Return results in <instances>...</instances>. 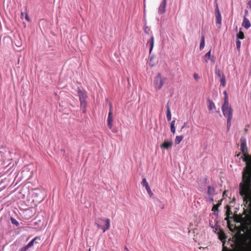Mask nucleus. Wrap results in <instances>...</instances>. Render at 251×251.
I'll return each instance as SVG.
<instances>
[{
	"label": "nucleus",
	"mask_w": 251,
	"mask_h": 251,
	"mask_svg": "<svg viewBox=\"0 0 251 251\" xmlns=\"http://www.w3.org/2000/svg\"><path fill=\"white\" fill-rule=\"evenodd\" d=\"M240 150L244 156L243 160L246 162L242 176V182L239 184L240 194L244 200L250 198L251 192V160H249L248 148L245 139L240 140Z\"/></svg>",
	"instance_id": "1"
},
{
	"label": "nucleus",
	"mask_w": 251,
	"mask_h": 251,
	"mask_svg": "<svg viewBox=\"0 0 251 251\" xmlns=\"http://www.w3.org/2000/svg\"><path fill=\"white\" fill-rule=\"evenodd\" d=\"M95 225L97 227L101 229L103 232H105L110 228V221L108 218L105 219L99 218L97 220Z\"/></svg>",
	"instance_id": "2"
},
{
	"label": "nucleus",
	"mask_w": 251,
	"mask_h": 251,
	"mask_svg": "<svg viewBox=\"0 0 251 251\" xmlns=\"http://www.w3.org/2000/svg\"><path fill=\"white\" fill-rule=\"evenodd\" d=\"M222 110L225 117L227 118V126L229 129L231 126V121L232 118L233 110L230 105L222 107Z\"/></svg>",
	"instance_id": "3"
},
{
	"label": "nucleus",
	"mask_w": 251,
	"mask_h": 251,
	"mask_svg": "<svg viewBox=\"0 0 251 251\" xmlns=\"http://www.w3.org/2000/svg\"><path fill=\"white\" fill-rule=\"evenodd\" d=\"M78 94L79 97V100L80 102V105L83 108V112H85L86 107L87 106V102L86 100V99L87 98V96L85 93H83L80 89L78 91Z\"/></svg>",
	"instance_id": "4"
},
{
	"label": "nucleus",
	"mask_w": 251,
	"mask_h": 251,
	"mask_svg": "<svg viewBox=\"0 0 251 251\" xmlns=\"http://www.w3.org/2000/svg\"><path fill=\"white\" fill-rule=\"evenodd\" d=\"M166 80V78H162L161 77V74H158L157 75V76H156L155 79V88L157 90L160 89L162 87V86Z\"/></svg>",
	"instance_id": "5"
},
{
	"label": "nucleus",
	"mask_w": 251,
	"mask_h": 251,
	"mask_svg": "<svg viewBox=\"0 0 251 251\" xmlns=\"http://www.w3.org/2000/svg\"><path fill=\"white\" fill-rule=\"evenodd\" d=\"M226 217L225 218V220L227 221L228 226L229 229L231 231H232V229L231 228H232V226H233V225H230V223H229V221H228V219H229V216L232 214V211L231 210V207H230V206L229 205H227L226 206Z\"/></svg>",
	"instance_id": "6"
},
{
	"label": "nucleus",
	"mask_w": 251,
	"mask_h": 251,
	"mask_svg": "<svg viewBox=\"0 0 251 251\" xmlns=\"http://www.w3.org/2000/svg\"><path fill=\"white\" fill-rule=\"evenodd\" d=\"M113 111H112V105L110 103L109 110L108 113V116L107 118V125L110 129H111L113 126Z\"/></svg>",
	"instance_id": "7"
},
{
	"label": "nucleus",
	"mask_w": 251,
	"mask_h": 251,
	"mask_svg": "<svg viewBox=\"0 0 251 251\" xmlns=\"http://www.w3.org/2000/svg\"><path fill=\"white\" fill-rule=\"evenodd\" d=\"M215 18L216 24L221 25L222 23V17L217 4H216V8L215 10Z\"/></svg>",
	"instance_id": "8"
},
{
	"label": "nucleus",
	"mask_w": 251,
	"mask_h": 251,
	"mask_svg": "<svg viewBox=\"0 0 251 251\" xmlns=\"http://www.w3.org/2000/svg\"><path fill=\"white\" fill-rule=\"evenodd\" d=\"M167 4V0H163L158 8V13L162 14L165 12Z\"/></svg>",
	"instance_id": "9"
},
{
	"label": "nucleus",
	"mask_w": 251,
	"mask_h": 251,
	"mask_svg": "<svg viewBox=\"0 0 251 251\" xmlns=\"http://www.w3.org/2000/svg\"><path fill=\"white\" fill-rule=\"evenodd\" d=\"M173 146V142L172 141L165 140L161 145V149H169Z\"/></svg>",
	"instance_id": "10"
},
{
	"label": "nucleus",
	"mask_w": 251,
	"mask_h": 251,
	"mask_svg": "<svg viewBox=\"0 0 251 251\" xmlns=\"http://www.w3.org/2000/svg\"><path fill=\"white\" fill-rule=\"evenodd\" d=\"M242 25L246 29L249 28L251 26L250 21L246 17H244Z\"/></svg>",
	"instance_id": "11"
},
{
	"label": "nucleus",
	"mask_w": 251,
	"mask_h": 251,
	"mask_svg": "<svg viewBox=\"0 0 251 251\" xmlns=\"http://www.w3.org/2000/svg\"><path fill=\"white\" fill-rule=\"evenodd\" d=\"M147 45H149L150 46V53H151L152 51L153 46H154V37L153 36H151L150 40H149L147 42Z\"/></svg>",
	"instance_id": "12"
},
{
	"label": "nucleus",
	"mask_w": 251,
	"mask_h": 251,
	"mask_svg": "<svg viewBox=\"0 0 251 251\" xmlns=\"http://www.w3.org/2000/svg\"><path fill=\"white\" fill-rule=\"evenodd\" d=\"M166 108H167V114H166L167 119L168 121H170L171 120L172 114H171L170 105L169 104V102H168L167 104Z\"/></svg>",
	"instance_id": "13"
},
{
	"label": "nucleus",
	"mask_w": 251,
	"mask_h": 251,
	"mask_svg": "<svg viewBox=\"0 0 251 251\" xmlns=\"http://www.w3.org/2000/svg\"><path fill=\"white\" fill-rule=\"evenodd\" d=\"M208 108L209 111H211L213 109H216V106L214 103L211 100H208Z\"/></svg>",
	"instance_id": "14"
},
{
	"label": "nucleus",
	"mask_w": 251,
	"mask_h": 251,
	"mask_svg": "<svg viewBox=\"0 0 251 251\" xmlns=\"http://www.w3.org/2000/svg\"><path fill=\"white\" fill-rule=\"evenodd\" d=\"M222 200L219 201L218 203L216 204H214L212 207V211L214 212L218 211V207L220 206V205L222 204Z\"/></svg>",
	"instance_id": "15"
},
{
	"label": "nucleus",
	"mask_w": 251,
	"mask_h": 251,
	"mask_svg": "<svg viewBox=\"0 0 251 251\" xmlns=\"http://www.w3.org/2000/svg\"><path fill=\"white\" fill-rule=\"evenodd\" d=\"M141 184L143 186L145 187L146 190L150 188L148 182L147 181L146 179L145 178L142 179Z\"/></svg>",
	"instance_id": "16"
},
{
	"label": "nucleus",
	"mask_w": 251,
	"mask_h": 251,
	"mask_svg": "<svg viewBox=\"0 0 251 251\" xmlns=\"http://www.w3.org/2000/svg\"><path fill=\"white\" fill-rule=\"evenodd\" d=\"M37 239L40 240V238H39L38 237H36L34 239H33L27 244V245L25 246L26 248L28 249L29 248L32 247L34 244V242Z\"/></svg>",
	"instance_id": "17"
},
{
	"label": "nucleus",
	"mask_w": 251,
	"mask_h": 251,
	"mask_svg": "<svg viewBox=\"0 0 251 251\" xmlns=\"http://www.w3.org/2000/svg\"><path fill=\"white\" fill-rule=\"evenodd\" d=\"M183 136L182 135L176 136L175 140L176 144H179L183 140Z\"/></svg>",
	"instance_id": "18"
},
{
	"label": "nucleus",
	"mask_w": 251,
	"mask_h": 251,
	"mask_svg": "<svg viewBox=\"0 0 251 251\" xmlns=\"http://www.w3.org/2000/svg\"><path fill=\"white\" fill-rule=\"evenodd\" d=\"M175 124V120L172 121L171 123V131L173 134H175L176 133Z\"/></svg>",
	"instance_id": "19"
},
{
	"label": "nucleus",
	"mask_w": 251,
	"mask_h": 251,
	"mask_svg": "<svg viewBox=\"0 0 251 251\" xmlns=\"http://www.w3.org/2000/svg\"><path fill=\"white\" fill-rule=\"evenodd\" d=\"M245 38L244 34L243 31H241V28L239 32L237 34V39H243Z\"/></svg>",
	"instance_id": "20"
},
{
	"label": "nucleus",
	"mask_w": 251,
	"mask_h": 251,
	"mask_svg": "<svg viewBox=\"0 0 251 251\" xmlns=\"http://www.w3.org/2000/svg\"><path fill=\"white\" fill-rule=\"evenodd\" d=\"M210 57H211V51L209 50L204 55V59L205 62L207 63L208 61V60H209L210 59Z\"/></svg>",
	"instance_id": "21"
},
{
	"label": "nucleus",
	"mask_w": 251,
	"mask_h": 251,
	"mask_svg": "<svg viewBox=\"0 0 251 251\" xmlns=\"http://www.w3.org/2000/svg\"><path fill=\"white\" fill-rule=\"evenodd\" d=\"M205 46V43H204V36H202L201 39V43L200 45V50H202Z\"/></svg>",
	"instance_id": "22"
},
{
	"label": "nucleus",
	"mask_w": 251,
	"mask_h": 251,
	"mask_svg": "<svg viewBox=\"0 0 251 251\" xmlns=\"http://www.w3.org/2000/svg\"><path fill=\"white\" fill-rule=\"evenodd\" d=\"M219 238L221 240H225L226 238V236L225 233L221 231L219 234Z\"/></svg>",
	"instance_id": "23"
},
{
	"label": "nucleus",
	"mask_w": 251,
	"mask_h": 251,
	"mask_svg": "<svg viewBox=\"0 0 251 251\" xmlns=\"http://www.w3.org/2000/svg\"><path fill=\"white\" fill-rule=\"evenodd\" d=\"M215 73L220 78L225 76L223 72L219 69L216 70Z\"/></svg>",
	"instance_id": "24"
},
{
	"label": "nucleus",
	"mask_w": 251,
	"mask_h": 251,
	"mask_svg": "<svg viewBox=\"0 0 251 251\" xmlns=\"http://www.w3.org/2000/svg\"><path fill=\"white\" fill-rule=\"evenodd\" d=\"M220 81L221 83V84L223 87H225L226 84V79L225 76H223L222 77L220 78Z\"/></svg>",
	"instance_id": "25"
},
{
	"label": "nucleus",
	"mask_w": 251,
	"mask_h": 251,
	"mask_svg": "<svg viewBox=\"0 0 251 251\" xmlns=\"http://www.w3.org/2000/svg\"><path fill=\"white\" fill-rule=\"evenodd\" d=\"M227 105H229L228 103V97L227 96H226L224 98V102L222 106H225Z\"/></svg>",
	"instance_id": "26"
},
{
	"label": "nucleus",
	"mask_w": 251,
	"mask_h": 251,
	"mask_svg": "<svg viewBox=\"0 0 251 251\" xmlns=\"http://www.w3.org/2000/svg\"><path fill=\"white\" fill-rule=\"evenodd\" d=\"M244 247L241 245H237L236 247V251H243Z\"/></svg>",
	"instance_id": "27"
},
{
	"label": "nucleus",
	"mask_w": 251,
	"mask_h": 251,
	"mask_svg": "<svg viewBox=\"0 0 251 251\" xmlns=\"http://www.w3.org/2000/svg\"><path fill=\"white\" fill-rule=\"evenodd\" d=\"M241 42L238 39L236 42L237 49L239 50L241 47Z\"/></svg>",
	"instance_id": "28"
},
{
	"label": "nucleus",
	"mask_w": 251,
	"mask_h": 251,
	"mask_svg": "<svg viewBox=\"0 0 251 251\" xmlns=\"http://www.w3.org/2000/svg\"><path fill=\"white\" fill-rule=\"evenodd\" d=\"M11 222L13 224L17 226L19 225V222L12 218H11Z\"/></svg>",
	"instance_id": "29"
},
{
	"label": "nucleus",
	"mask_w": 251,
	"mask_h": 251,
	"mask_svg": "<svg viewBox=\"0 0 251 251\" xmlns=\"http://www.w3.org/2000/svg\"><path fill=\"white\" fill-rule=\"evenodd\" d=\"M194 76V78L197 80L198 81L199 80V79L200 78V77L196 73H195L193 75Z\"/></svg>",
	"instance_id": "30"
},
{
	"label": "nucleus",
	"mask_w": 251,
	"mask_h": 251,
	"mask_svg": "<svg viewBox=\"0 0 251 251\" xmlns=\"http://www.w3.org/2000/svg\"><path fill=\"white\" fill-rule=\"evenodd\" d=\"M147 191L148 194L150 195V197H151L153 195V193L151 192V188H150L149 189L147 190Z\"/></svg>",
	"instance_id": "31"
},
{
	"label": "nucleus",
	"mask_w": 251,
	"mask_h": 251,
	"mask_svg": "<svg viewBox=\"0 0 251 251\" xmlns=\"http://www.w3.org/2000/svg\"><path fill=\"white\" fill-rule=\"evenodd\" d=\"M28 249L26 248V246H25L23 248H22L19 251H26Z\"/></svg>",
	"instance_id": "32"
},
{
	"label": "nucleus",
	"mask_w": 251,
	"mask_h": 251,
	"mask_svg": "<svg viewBox=\"0 0 251 251\" xmlns=\"http://www.w3.org/2000/svg\"><path fill=\"white\" fill-rule=\"evenodd\" d=\"M25 18L26 20H27V21H28V22L30 21L29 17L27 14H26Z\"/></svg>",
	"instance_id": "33"
},
{
	"label": "nucleus",
	"mask_w": 251,
	"mask_h": 251,
	"mask_svg": "<svg viewBox=\"0 0 251 251\" xmlns=\"http://www.w3.org/2000/svg\"><path fill=\"white\" fill-rule=\"evenodd\" d=\"M152 58L151 57V59H150V62H149V65L150 66L152 67L154 66V64H151V61H152Z\"/></svg>",
	"instance_id": "34"
},
{
	"label": "nucleus",
	"mask_w": 251,
	"mask_h": 251,
	"mask_svg": "<svg viewBox=\"0 0 251 251\" xmlns=\"http://www.w3.org/2000/svg\"><path fill=\"white\" fill-rule=\"evenodd\" d=\"M211 189V188L210 186H209L208 187V193H209V194L210 193Z\"/></svg>",
	"instance_id": "35"
},
{
	"label": "nucleus",
	"mask_w": 251,
	"mask_h": 251,
	"mask_svg": "<svg viewBox=\"0 0 251 251\" xmlns=\"http://www.w3.org/2000/svg\"><path fill=\"white\" fill-rule=\"evenodd\" d=\"M248 4L250 6V8L251 9V0L249 1Z\"/></svg>",
	"instance_id": "36"
},
{
	"label": "nucleus",
	"mask_w": 251,
	"mask_h": 251,
	"mask_svg": "<svg viewBox=\"0 0 251 251\" xmlns=\"http://www.w3.org/2000/svg\"><path fill=\"white\" fill-rule=\"evenodd\" d=\"M224 94H225V96H227V93H226V91H225L224 92Z\"/></svg>",
	"instance_id": "37"
},
{
	"label": "nucleus",
	"mask_w": 251,
	"mask_h": 251,
	"mask_svg": "<svg viewBox=\"0 0 251 251\" xmlns=\"http://www.w3.org/2000/svg\"><path fill=\"white\" fill-rule=\"evenodd\" d=\"M125 251H129L128 250V249L126 247H125Z\"/></svg>",
	"instance_id": "38"
},
{
	"label": "nucleus",
	"mask_w": 251,
	"mask_h": 251,
	"mask_svg": "<svg viewBox=\"0 0 251 251\" xmlns=\"http://www.w3.org/2000/svg\"><path fill=\"white\" fill-rule=\"evenodd\" d=\"M226 191H225L223 192V196H224L225 195H226Z\"/></svg>",
	"instance_id": "39"
},
{
	"label": "nucleus",
	"mask_w": 251,
	"mask_h": 251,
	"mask_svg": "<svg viewBox=\"0 0 251 251\" xmlns=\"http://www.w3.org/2000/svg\"><path fill=\"white\" fill-rule=\"evenodd\" d=\"M240 154H241V153H239L238 154H237L236 155V156H237V157H239V156L240 155Z\"/></svg>",
	"instance_id": "40"
},
{
	"label": "nucleus",
	"mask_w": 251,
	"mask_h": 251,
	"mask_svg": "<svg viewBox=\"0 0 251 251\" xmlns=\"http://www.w3.org/2000/svg\"><path fill=\"white\" fill-rule=\"evenodd\" d=\"M184 125H185V123H184ZM184 126H185V125H184V126H182V128H184Z\"/></svg>",
	"instance_id": "41"
},
{
	"label": "nucleus",
	"mask_w": 251,
	"mask_h": 251,
	"mask_svg": "<svg viewBox=\"0 0 251 251\" xmlns=\"http://www.w3.org/2000/svg\"><path fill=\"white\" fill-rule=\"evenodd\" d=\"M21 15H22V16H23V12H22Z\"/></svg>",
	"instance_id": "42"
},
{
	"label": "nucleus",
	"mask_w": 251,
	"mask_h": 251,
	"mask_svg": "<svg viewBox=\"0 0 251 251\" xmlns=\"http://www.w3.org/2000/svg\"><path fill=\"white\" fill-rule=\"evenodd\" d=\"M213 201V199H211V201Z\"/></svg>",
	"instance_id": "43"
}]
</instances>
